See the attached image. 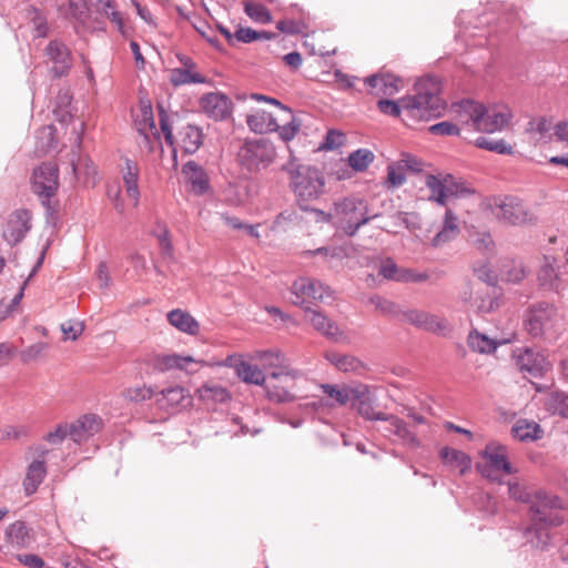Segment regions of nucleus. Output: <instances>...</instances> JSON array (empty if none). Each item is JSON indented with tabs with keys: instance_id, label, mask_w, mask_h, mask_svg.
Instances as JSON below:
<instances>
[{
	"instance_id": "nucleus-15",
	"label": "nucleus",
	"mask_w": 568,
	"mask_h": 568,
	"mask_svg": "<svg viewBox=\"0 0 568 568\" xmlns=\"http://www.w3.org/2000/svg\"><path fill=\"white\" fill-rule=\"evenodd\" d=\"M381 422L383 424L377 428V430L383 433L384 436H396L402 444L410 447L420 446V442L417 436L409 430L406 423L399 417L392 414H385Z\"/></svg>"
},
{
	"instance_id": "nucleus-12",
	"label": "nucleus",
	"mask_w": 568,
	"mask_h": 568,
	"mask_svg": "<svg viewBox=\"0 0 568 568\" xmlns=\"http://www.w3.org/2000/svg\"><path fill=\"white\" fill-rule=\"evenodd\" d=\"M328 287H325L320 281L310 277H298L291 286V302L294 305L305 310L306 304L322 302L325 296H329Z\"/></svg>"
},
{
	"instance_id": "nucleus-16",
	"label": "nucleus",
	"mask_w": 568,
	"mask_h": 568,
	"mask_svg": "<svg viewBox=\"0 0 568 568\" xmlns=\"http://www.w3.org/2000/svg\"><path fill=\"white\" fill-rule=\"evenodd\" d=\"M537 281L546 291L560 292L565 288L564 281L559 276V261L551 255H545L537 271Z\"/></svg>"
},
{
	"instance_id": "nucleus-7",
	"label": "nucleus",
	"mask_w": 568,
	"mask_h": 568,
	"mask_svg": "<svg viewBox=\"0 0 568 568\" xmlns=\"http://www.w3.org/2000/svg\"><path fill=\"white\" fill-rule=\"evenodd\" d=\"M481 462L477 464V469L483 477L491 481H501L505 475L516 473V468L509 462L508 449L498 442H490L480 452Z\"/></svg>"
},
{
	"instance_id": "nucleus-54",
	"label": "nucleus",
	"mask_w": 568,
	"mask_h": 568,
	"mask_svg": "<svg viewBox=\"0 0 568 568\" xmlns=\"http://www.w3.org/2000/svg\"><path fill=\"white\" fill-rule=\"evenodd\" d=\"M153 395L154 389L146 385L129 387L123 392L124 398L133 403H142L144 400L151 399Z\"/></svg>"
},
{
	"instance_id": "nucleus-2",
	"label": "nucleus",
	"mask_w": 568,
	"mask_h": 568,
	"mask_svg": "<svg viewBox=\"0 0 568 568\" xmlns=\"http://www.w3.org/2000/svg\"><path fill=\"white\" fill-rule=\"evenodd\" d=\"M455 119L467 132L495 133L503 131L511 119L510 110L505 105L486 108L484 104L464 100L453 105Z\"/></svg>"
},
{
	"instance_id": "nucleus-56",
	"label": "nucleus",
	"mask_w": 568,
	"mask_h": 568,
	"mask_svg": "<svg viewBox=\"0 0 568 568\" xmlns=\"http://www.w3.org/2000/svg\"><path fill=\"white\" fill-rule=\"evenodd\" d=\"M152 233L159 240L160 247L164 254L172 253V244L170 241V232L168 226L162 222H156L155 227L152 230Z\"/></svg>"
},
{
	"instance_id": "nucleus-9",
	"label": "nucleus",
	"mask_w": 568,
	"mask_h": 568,
	"mask_svg": "<svg viewBox=\"0 0 568 568\" xmlns=\"http://www.w3.org/2000/svg\"><path fill=\"white\" fill-rule=\"evenodd\" d=\"M237 156L242 166L251 172H257L274 162L276 150L266 139L247 140L239 150Z\"/></svg>"
},
{
	"instance_id": "nucleus-20",
	"label": "nucleus",
	"mask_w": 568,
	"mask_h": 568,
	"mask_svg": "<svg viewBox=\"0 0 568 568\" xmlns=\"http://www.w3.org/2000/svg\"><path fill=\"white\" fill-rule=\"evenodd\" d=\"M47 57L53 63L51 72L53 77L61 78L71 69V54L67 45L58 40L49 42L45 49Z\"/></svg>"
},
{
	"instance_id": "nucleus-24",
	"label": "nucleus",
	"mask_w": 568,
	"mask_h": 568,
	"mask_svg": "<svg viewBox=\"0 0 568 568\" xmlns=\"http://www.w3.org/2000/svg\"><path fill=\"white\" fill-rule=\"evenodd\" d=\"M453 175L446 174L443 178L427 174L425 178V185L429 189V200L440 205H445L447 200L452 197L453 193H456V189H453L452 182Z\"/></svg>"
},
{
	"instance_id": "nucleus-51",
	"label": "nucleus",
	"mask_w": 568,
	"mask_h": 568,
	"mask_svg": "<svg viewBox=\"0 0 568 568\" xmlns=\"http://www.w3.org/2000/svg\"><path fill=\"white\" fill-rule=\"evenodd\" d=\"M369 390L367 389V393L362 398H355L354 400H357V410L361 416L368 420H378L381 422L385 413L376 412L373 407L371 400H369Z\"/></svg>"
},
{
	"instance_id": "nucleus-50",
	"label": "nucleus",
	"mask_w": 568,
	"mask_h": 568,
	"mask_svg": "<svg viewBox=\"0 0 568 568\" xmlns=\"http://www.w3.org/2000/svg\"><path fill=\"white\" fill-rule=\"evenodd\" d=\"M235 38L243 43H251L257 40H272L275 34L268 31H256L251 28H239L235 31Z\"/></svg>"
},
{
	"instance_id": "nucleus-39",
	"label": "nucleus",
	"mask_w": 568,
	"mask_h": 568,
	"mask_svg": "<svg viewBox=\"0 0 568 568\" xmlns=\"http://www.w3.org/2000/svg\"><path fill=\"white\" fill-rule=\"evenodd\" d=\"M513 436L521 442L536 440L540 437L542 430L540 426L528 419H519L511 428Z\"/></svg>"
},
{
	"instance_id": "nucleus-46",
	"label": "nucleus",
	"mask_w": 568,
	"mask_h": 568,
	"mask_svg": "<svg viewBox=\"0 0 568 568\" xmlns=\"http://www.w3.org/2000/svg\"><path fill=\"white\" fill-rule=\"evenodd\" d=\"M422 329L440 336L452 333V326L446 318L429 312H427V318L424 321Z\"/></svg>"
},
{
	"instance_id": "nucleus-10",
	"label": "nucleus",
	"mask_w": 568,
	"mask_h": 568,
	"mask_svg": "<svg viewBox=\"0 0 568 568\" xmlns=\"http://www.w3.org/2000/svg\"><path fill=\"white\" fill-rule=\"evenodd\" d=\"M83 128L84 123L81 121L73 124V131L75 133L74 148L77 150L72 151L69 168L75 182L89 186L95 184L98 172L91 159L80 151Z\"/></svg>"
},
{
	"instance_id": "nucleus-25",
	"label": "nucleus",
	"mask_w": 568,
	"mask_h": 568,
	"mask_svg": "<svg viewBox=\"0 0 568 568\" xmlns=\"http://www.w3.org/2000/svg\"><path fill=\"white\" fill-rule=\"evenodd\" d=\"M202 110L212 119L224 120L231 114V101L221 93H207L201 99Z\"/></svg>"
},
{
	"instance_id": "nucleus-4",
	"label": "nucleus",
	"mask_w": 568,
	"mask_h": 568,
	"mask_svg": "<svg viewBox=\"0 0 568 568\" xmlns=\"http://www.w3.org/2000/svg\"><path fill=\"white\" fill-rule=\"evenodd\" d=\"M536 500L532 501L530 510L532 513V525L528 528L527 535L529 541L537 548L544 549L550 539L547 530L548 526H559L562 524V517L554 513V509L561 507L560 500L556 496L545 493H537Z\"/></svg>"
},
{
	"instance_id": "nucleus-22",
	"label": "nucleus",
	"mask_w": 568,
	"mask_h": 568,
	"mask_svg": "<svg viewBox=\"0 0 568 568\" xmlns=\"http://www.w3.org/2000/svg\"><path fill=\"white\" fill-rule=\"evenodd\" d=\"M70 437L74 443H83L98 434L102 428V419L94 414H87L69 425Z\"/></svg>"
},
{
	"instance_id": "nucleus-58",
	"label": "nucleus",
	"mask_w": 568,
	"mask_h": 568,
	"mask_svg": "<svg viewBox=\"0 0 568 568\" xmlns=\"http://www.w3.org/2000/svg\"><path fill=\"white\" fill-rule=\"evenodd\" d=\"M61 331L64 335V339L75 341L82 335L84 324L83 322L68 321L61 324Z\"/></svg>"
},
{
	"instance_id": "nucleus-28",
	"label": "nucleus",
	"mask_w": 568,
	"mask_h": 568,
	"mask_svg": "<svg viewBox=\"0 0 568 568\" xmlns=\"http://www.w3.org/2000/svg\"><path fill=\"white\" fill-rule=\"evenodd\" d=\"M305 312L307 321L318 333L333 339H337L339 335L342 336L336 323L329 320L324 313L310 307H305Z\"/></svg>"
},
{
	"instance_id": "nucleus-8",
	"label": "nucleus",
	"mask_w": 568,
	"mask_h": 568,
	"mask_svg": "<svg viewBox=\"0 0 568 568\" xmlns=\"http://www.w3.org/2000/svg\"><path fill=\"white\" fill-rule=\"evenodd\" d=\"M525 326L534 337L552 335L561 326V316L555 305L536 303L526 312Z\"/></svg>"
},
{
	"instance_id": "nucleus-43",
	"label": "nucleus",
	"mask_w": 568,
	"mask_h": 568,
	"mask_svg": "<svg viewBox=\"0 0 568 568\" xmlns=\"http://www.w3.org/2000/svg\"><path fill=\"white\" fill-rule=\"evenodd\" d=\"M37 152L47 153L57 145L55 129L53 125H44L37 131Z\"/></svg>"
},
{
	"instance_id": "nucleus-60",
	"label": "nucleus",
	"mask_w": 568,
	"mask_h": 568,
	"mask_svg": "<svg viewBox=\"0 0 568 568\" xmlns=\"http://www.w3.org/2000/svg\"><path fill=\"white\" fill-rule=\"evenodd\" d=\"M402 271L403 268L398 267L392 258H386L382 262L378 273L386 280L398 282Z\"/></svg>"
},
{
	"instance_id": "nucleus-40",
	"label": "nucleus",
	"mask_w": 568,
	"mask_h": 568,
	"mask_svg": "<svg viewBox=\"0 0 568 568\" xmlns=\"http://www.w3.org/2000/svg\"><path fill=\"white\" fill-rule=\"evenodd\" d=\"M180 144L185 153L192 154L202 144V133L197 126L186 125L180 132Z\"/></svg>"
},
{
	"instance_id": "nucleus-37",
	"label": "nucleus",
	"mask_w": 568,
	"mask_h": 568,
	"mask_svg": "<svg viewBox=\"0 0 568 568\" xmlns=\"http://www.w3.org/2000/svg\"><path fill=\"white\" fill-rule=\"evenodd\" d=\"M235 373L241 381L247 384L262 386L265 383V374L256 365L245 361H239L234 364Z\"/></svg>"
},
{
	"instance_id": "nucleus-44",
	"label": "nucleus",
	"mask_w": 568,
	"mask_h": 568,
	"mask_svg": "<svg viewBox=\"0 0 568 568\" xmlns=\"http://www.w3.org/2000/svg\"><path fill=\"white\" fill-rule=\"evenodd\" d=\"M546 407L550 413L568 418V394L564 392L550 393L546 399Z\"/></svg>"
},
{
	"instance_id": "nucleus-30",
	"label": "nucleus",
	"mask_w": 568,
	"mask_h": 568,
	"mask_svg": "<svg viewBox=\"0 0 568 568\" xmlns=\"http://www.w3.org/2000/svg\"><path fill=\"white\" fill-rule=\"evenodd\" d=\"M473 288L469 287L462 292L460 298L464 303H468L475 312L490 313L498 307V301L488 293L477 291L475 297H473Z\"/></svg>"
},
{
	"instance_id": "nucleus-11",
	"label": "nucleus",
	"mask_w": 568,
	"mask_h": 568,
	"mask_svg": "<svg viewBox=\"0 0 568 568\" xmlns=\"http://www.w3.org/2000/svg\"><path fill=\"white\" fill-rule=\"evenodd\" d=\"M511 357L517 368L530 377H542L551 368V364L544 353L529 347L515 348Z\"/></svg>"
},
{
	"instance_id": "nucleus-1",
	"label": "nucleus",
	"mask_w": 568,
	"mask_h": 568,
	"mask_svg": "<svg viewBox=\"0 0 568 568\" xmlns=\"http://www.w3.org/2000/svg\"><path fill=\"white\" fill-rule=\"evenodd\" d=\"M440 90V82L437 78H422L415 84V94L403 97L398 101L381 99L377 102V108L386 115L402 118L406 125L429 121L442 116L446 109Z\"/></svg>"
},
{
	"instance_id": "nucleus-5",
	"label": "nucleus",
	"mask_w": 568,
	"mask_h": 568,
	"mask_svg": "<svg viewBox=\"0 0 568 568\" xmlns=\"http://www.w3.org/2000/svg\"><path fill=\"white\" fill-rule=\"evenodd\" d=\"M316 212L325 221H328L332 216L335 217L348 236H354L361 226L378 216V214H369L367 202L357 196H347L335 201L332 214H325L322 211Z\"/></svg>"
},
{
	"instance_id": "nucleus-61",
	"label": "nucleus",
	"mask_w": 568,
	"mask_h": 568,
	"mask_svg": "<svg viewBox=\"0 0 568 568\" xmlns=\"http://www.w3.org/2000/svg\"><path fill=\"white\" fill-rule=\"evenodd\" d=\"M429 278V274L427 272H418L413 268H403L400 272V276L398 277V282L402 283H422L426 282Z\"/></svg>"
},
{
	"instance_id": "nucleus-31",
	"label": "nucleus",
	"mask_w": 568,
	"mask_h": 568,
	"mask_svg": "<svg viewBox=\"0 0 568 568\" xmlns=\"http://www.w3.org/2000/svg\"><path fill=\"white\" fill-rule=\"evenodd\" d=\"M498 216L511 224H521L529 219L526 206L516 199H506L499 206Z\"/></svg>"
},
{
	"instance_id": "nucleus-63",
	"label": "nucleus",
	"mask_w": 568,
	"mask_h": 568,
	"mask_svg": "<svg viewBox=\"0 0 568 568\" xmlns=\"http://www.w3.org/2000/svg\"><path fill=\"white\" fill-rule=\"evenodd\" d=\"M551 130V122L544 116L532 119L528 123V131L538 133L541 138Z\"/></svg>"
},
{
	"instance_id": "nucleus-34",
	"label": "nucleus",
	"mask_w": 568,
	"mask_h": 568,
	"mask_svg": "<svg viewBox=\"0 0 568 568\" xmlns=\"http://www.w3.org/2000/svg\"><path fill=\"white\" fill-rule=\"evenodd\" d=\"M158 399L161 407L180 408L190 404V396L184 387L173 386L163 389Z\"/></svg>"
},
{
	"instance_id": "nucleus-45",
	"label": "nucleus",
	"mask_w": 568,
	"mask_h": 568,
	"mask_svg": "<svg viewBox=\"0 0 568 568\" xmlns=\"http://www.w3.org/2000/svg\"><path fill=\"white\" fill-rule=\"evenodd\" d=\"M244 12L254 22L266 24L272 22V14L270 10L260 2L244 1Z\"/></svg>"
},
{
	"instance_id": "nucleus-18",
	"label": "nucleus",
	"mask_w": 568,
	"mask_h": 568,
	"mask_svg": "<svg viewBox=\"0 0 568 568\" xmlns=\"http://www.w3.org/2000/svg\"><path fill=\"white\" fill-rule=\"evenodd\" d=\"M31 215L27 210H17L10 214L3 229V237L10 245L21 242L29 232Z\"/></svg>"
},
{
	"instance_id": "nucleus-53",
	"label": "nucleus",
	"mask_w": 568,
	"mask_h": 568,
	"mask_svg": "<svg viewBox=\"0 0 568 568\" xmlns=\"http://www.w3.org/2000/svg\"><path fill=\"white\" fill-rule=\"evenodd\" d=\"M457 123H453L449 121H443L430 125L428 131L435 135L450 136V135H460L462 132H467V129H464L463 125L456 120Z\"/></svg>"
},
{
	"instance_id": "nucleus-38",
	"label": "nucleus",
	"mask_w": 568,
	"mask_h": 568,
	"mask_svg": "<svg viewBox=\"0 0 568 568\" xmlns=\"http://www.w3.org/2000/svg\"><path fill=\"white\" fill-rule=\"evenodd\" d=\"M183 173L187 181L191 183L195 193L202 194L206 191L209 186L207 179L200 165L193 161H189L183 166Z\"/></svg>"
},
{
	"instance_id": "nucleus-21",
	"label": "nucleus",
	"mask_w": 568,
	"mask_h": 568,
	"mask_svg": "<svg viewBox=\"0 0 568 568\" xmlns=\"http://www.w3.org/2000/svg\"><path fill=\"white\" fill-rule=\"evenodd\" d=\"M516 339V333H508L503 338H490L486 334L471 329L467 337L469 348L479 354L494 353L498 346L511 343Z\"/></svg>"
},
{
	"instance_id": "nucleus-19",
	"label": "nucleus",
	"mask_w": 568,
	"mask_h": 568,
	"mask_svg": "<svg viewBox=\"0 0 568 568\" xmlns=\"http://www.w3.org/2000/svg\"><path fill=\"white\" fill-rule=\"evenodd\" d=\"M320 388L329 399H332V403L327 404L328 406L346 405L355 398H362L367 393L366 385L349 387L345 385L338 386L333 384H321Z\"/></svg>"
},
{
	"instance_id": "nucleus-6",
	"label": "nucleus",
	"mask_w": 568,
	"mask_h": 568,
	"mask_svg": "<svg viewBox=\"0 0 568 568\" xmlns=\"http://www.w3.org/2000/svg\"><path fill=\"white\" fill-rule=\"evenodd\" d=\"M283 169L291 176V187L303 210L307 209L305 203L318 199L324 193V178L316 168L296 165L292 161Z\"/></svg>"
},
{
	"instance_id": "nucleus-62",
	"label": "nucleus",
	"mask_w": 568,
	"mask_h": 568,
	"mask_svg": "<svg viewBox=\"0 0 568 568\" xmlns=\"http://www.w3.org/2000/svg\"><path fill=\"white\" fill-rule=\"evenodd\" d=\"M26 434L27 430L22 426L7 425L0 428V442L17 440Z\"/></svg>"
},
{
	"instance_id": "nucleus-41",
	"label": "nucleus",
	"mask_w": 568,
	"mask_h": 568,
	"mask_svg": "<svg viewBox=\"0 0 568 568\" xmlns=\"http://www.w3.org/2000/svg\"><path fill=\"white\" fill-rule=\"evenodd\" d=\"M170 82L174 87H180L191 83H205L206 79L199 72L191 71L190 69L175 68L171 70Z\"/></svg>"
},
{
	"instance_id": "nucleus-36",
	"label": "nucleus",
	"mask_w": 568,
	"mask_h": 568,
	"mask_svg": "<svg viewBox=\"0 0 568 568\" xmlns=\"http://www.w3.org/2000/svg\"><path fill=\"white\" fill-rule=\"evenodd\" d=\"M439 456L446 465L457 469L462 475L470 469L471 459L462 450L444 447Z\"/></svg>"
},
{
	"instance_id": "nucleus-57",
	"label": "nucleus",
	"mask_w": 568,
	"mask_h": 568,
	"mask_svg": "<svg viewBox=\"0 0 568 568\" xmlns=\"http://www.w3.org/2000/svg\"><path fill=\"white\" fill-rule=\"evenodd\" d=\"M369 304H372L378 312L383 314L393 315L396 314L398 311L397 305L388 301L379 295H373L368 300Z\"/></svg>"
},
{
	"instance_id": "nucleus-47",
	"label": "nucleus",
	"mask_w": 568,
	"mask_h": 568,
	"mask_svg": "<svg viewBox=\"0 0 568 568\" xmlns=\"http://www.w3.org/2000/svg\"><path fill=\"white\" fill-rule=\"evenodd\" d=\"M526 276L525 270L520 262L516 261H506L500 268L498 277L501 281L518 283L523 281Z\"/></svg>"
},
{
	"instance_id": "nucleus-52",
	"label": "nucleus",
	"mask_w": 568,
	"mask_h": 568,
	"mask_svg": "<svg viewBox=\"0 0 568 568\" xmlns=\"http://www.w3.org/2000/svg\"><path fill=\"white\" fill-rule=\"evenodd\" d=\"M475 145L480 149H484V150L496 152L498 154H510L513 152L511 146L508 145L501 139L493 140V139L479 136L476 139Z\"/></svg>"
},
{
	"instance_id": "nucleus-49",
	"label": "nucleus",
	"mask_w": 568,
	"mask_h": 568,
	"mask_svg": "<svg viewBox=\"0 0 568 568\" xmlns=\"http://www.w3.org/2000/svg\"><path fill=\"white\" fill-rule=\"evenodd\" d=\"M98 10L111 20L121 33H124V21L121 13L116 10L112 0H98L95 3Z\"/></svg>"
},
{
	"instance_id": "nucleus-3",
	"label": "nucleus",
	"mask_w": 568,
	"mask_h": 568,
	"mask_svg": "<svg viewBox=\"0 0 568 568\" xmlns=\"http://www.w3.org/2000/svg\"><path fill=\"white\" fill-rule=\"evenodd\" d=\"M256 358L262 363L264 369L270 371L271 382L265 386L268 399L277 403L292 402L294 395L292 389L295 382L302 376L300 371L290 367V364L280 351H266L258 353Z\"/></svg>"
},
{
	"instance_id": "nucleus-42",
	"label": "nucleus",
	"mask_w": 568,
	"mask_h": 568,
	"mask_svg": "<svg viewBox=\"0 0 568 568\" xmlns=\"http://www.w3.org/2000/svg\"><path fill=\"white\" fill-rule=\"evenodd\" d=\"M325 358L342 372H353L361 366V362L356 357L337 352H327Z\"/></svg>"
},
{
	"instance_id": "nucleus-59",
	"label": "nucleus",
	"mask_w": 568,
	"mask_h": 568,
	"mask_svg": "<svg viewBox=\"0 0 568 568\" xmlns=\"http://www.w3.org/2000/svg\"><path fill=\"white\" fill-rule=\"evenodd\" d=\"M202 398H211L215 402H225L230 398L227 390L221 386H204L200 389Z\"/></svg>"
},
{
	"instance_id": "nucleus-27",
	"label": "nucleus",
	"mask_w": 568,
	"mask_h": 568,
	"mask_svg": "<svg viewBox=\"0 0 568 568\" xmlns=\"http://www.w3.org/2000/svg\"><path fill=\"white\" fill-rule=\"evenodd\" d=\"M8 542L18 548H30L34 542V534L24 521H14L6 530Z\"/></svg>"
},
{
	"instance_id": "nucleus-32",
	"label": "nucleus",
	"mask_w": 568,
	"mask_h": 568,
	"mask_svg": "<svg viewBox=\"0 0 568 568\" xmlns=\"http://www.w3.org/2000/svg\"><path fill=\"white\" fill-rule=\"evenodd\" d=\"M166 317L169 323L182 333L196 335L200 331L199 322L186 311L172 310Z\"/></svg>"
},
{
	"instance_id": "nucleus-26",
	"label": "nucleus",
	"mask_w": 568,
	"mask_h": 568,
	"mask_svg": "<svg viewBox=\"0 0 568 568\" xmlns=\"http://www.w3.org/2000/svg\"><path fill=\"white\" fill-rule=\"evenodd\" d=\"M122 180L128 197L132 202V205L136 207L140 202V190H139V178L140 168L139 164L131 160L125 159L124 165L122 166Z\"/></svg>"
},
{
	"instance_id": "nucleus-64",
	"label": "nucleus",
	"mask_w": 568,
	"mask_h": 568,
	"mask_svg": "<svg viewBox=\"0 0 568 568\" xmlns=\"http://www.w3.org/2000/svg\"><path fill=\"white\" fill-rule=\"evenodd\" d=\"M67 436H70L69 424H60L53 432L45 435V440L52 445H58L62 443Z\"/></svg>"
},
{
	"instance_id": "nucleus-35",
	"label": "nucleus",
	"mask_w": 568,
	"mask_h": 568,
	"mask_svg": "<svg viewBox=\"0 0 568 568\" xmlns=\"http://www.w3.org/2000/svg\"><path fill=\"white\" fill-rule=\"evenodd\" d=\"M47 474L45 465L42 460H33L27 469L23 480V488L28 496L37 491L38 487Z\"/></svg>"
},
{
	"instance_id": "nucleus-17",
	"label": "nucleus",
	"mask_w": 568,
	"mask_h": 568,
	"mask_svg": "<svg viewBox=\"0 0 568 568\" xmlns=\"http://www.w3.org/2000/svg\"><path fill=\"white\" fill-rule=\"evenodd\" d=\"M151 365L158 372H168L171 369L185 371L187 373L196 372L200 361L192 356L179 354H155L151 357Z\"/></svg>"
},
{
	"instance_id": "nucleus-29",
	"label": "nucleus",
	"mask_w": 568,
	"mask_h": 568,
	"mask_svg": "<svg viewBox=\"0 0 568 568\" xmlns=\"http://www.w3.org/2000/svg\"><path fill=\"white\" fill-rule=\"evenodd\" d=\"M246 124L251 131L265 134L277 131L278 124L272 113L257 109L246 115Z\"/></svg>"
},
{
	"instance_id": "nucleus-33",
	"label": "nucleus",
	"mask_w": 568,
	"mask_h": 568,
	"mask_svg": "<svg viewBox=\"0 0 568 568\" xmlns=\"http://www.w3.org/2000/svg\"><path fill=\"white\" fill-rule=\"evenodd\" d=\"M459 234L458 217L453 210L447 209L442 230L434 236L432 244L435 247L454 240Z\"/></svg>"
},
{
	"instance_id": "nucleus-14",
	"label": "nucleus",
	"mask_w": 568,
	"mask_h": 568,
	"mask_svg": "<svg viewBox=\"0 0 568 568\" xmlns=\"http://www.w3.org/2000/svg\"><path fill=\"white\" fill-rule=\"evenodd\" d=\"M59 186V170L53 163H42L33 172L32 189L40 197L49 200Z\"/></svg>"
},
{
	"instance_id": "nucleus-55",
	"label": "nucleus",
	"mask_w": 568,
	"mask_h": 568,
	"mask_svg": "<svg viewBox=\"0 0 568 568\" xmlns=\"http://www.w3.org/2000/svg\"><path fill=\"white\" fill-rule=\"evenodd\" d=\"M406 182V170L402 166L400 161L390 163L387 166L386 184L389 187H398Z\"/></svg>"
},
{
	"instance_id": "nucleus-23",
	"label": "nucleus",
	"mask_w": 568,
	"mask_h": 568,
	"mask_svg": "<svg viewBox=\"0 0 568 568\" xmlns=\"http://www.w3.org/2000/svg\"><path fill=\"white\" fill-rule=\"evenodd\" d=\"M365 83L369 87L371 94L376 97H392L404 88L403 81L393 74H373L365 79Z\"/></svg>"
},
{
	"instance_id": "nucleus-48",
	"label": "nucleus",
	"mask_w": 568,
	"mask_h": 568,
	"mask_svg": "<svg viewBox=\"0 0 568 568\" xmlns=\"http://www.w3.org/2000/svg\"><path fill=\"white\" fill-rule=\"evenodd\" d=\"M375 159L368 149H358L348 155V165L356 172L365 171Z\"/></svg>"
},
{
	"instance_id": "nucleus-13",
	"label": "nucleus",
	"mask_w": 568,
	"mask_h": 568,
	"mask_svg": "<svg viewBox=\"0 0 568 568\" xmlns=\"http://www.w3.org/2000/svg\"><path fill=\"white\" fill-rule=\"evenodd\" d=\"M134 123L141 136L139 142L141 148L145 149L148 152H153L155 146H161L160 132L156 129L153 110L150 103L141 101Z\"/></svg>"
}]
</instances>
